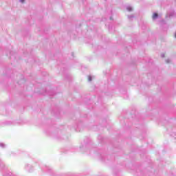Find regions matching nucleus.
Instances as JSON below:
<instances>
[{
  "label": "nucleus",
  "mask_w": 176,
  "mask_h": 176,
  "mask_svg": "<svg viewBox=\"0 0 176 176\" xmlns=\"http://www.w3.org/2000/svg\"><path fill=\"white\" fill-rule=\"evenodd\" d=\"M157 13H155V14H153V19H157Z\"/></svg>",
  "instance_id": "nucleus-1"
},
{
  "label": "nucleus",
  "mask_w": 176,
  "mask_h": 176,
  "mask_svg": "<svg viewBox=\"0 0 176 176\" xmlns=\"http://www.w3.org/2000/svg\"><path fill=\"white\" fill-rule=\"evenodd\" d=\"M175 38H176V32H175Z\"/></svg>",
  "instance_id": "nucleus-4"
},
{
  "label": "nucleus",
  "mask_w": 176,
  "mask_h": 176,
  "mask_svg": "<svg viewBox=\"0 0 176 176\" xmlns=\"http://www.w3.org/2000/svg\"><path fill=\"white\" fill-rule=\"evenodd\" d=\"M20 1H21V2H22V3H23L24 0H20Z\"/></svg>",
  "instance_id": "nucleus-2"
},
{
  "label": "nucleus",
  "mask_w": 176,
  "mask_h": 176,
  "mask_svg": "<svg viewBox=\"0 0 176 176\" xmlns=\"http://www.w3.org/2000/svg\"><path fill=\"white\" fill-rule=\"evenodd\" d=\"M89 80H91V77H89Z\"/></svg>",
  "instance_id": "nucleus-3"
}]
</instances>
